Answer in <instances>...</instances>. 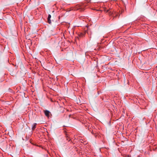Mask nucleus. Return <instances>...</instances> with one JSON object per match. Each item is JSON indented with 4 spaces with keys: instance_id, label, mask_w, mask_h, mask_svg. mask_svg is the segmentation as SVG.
<instances>
[{
    "instance_id": "6",
    "label": "nucleus",
    "mask_w": 157,
    "mask_h": 157,
    "mask_svg": "<svg viewBox=\"0 0 157 157\" xmlns=\"http://www.w3.org/2000/svg\"><path fill=\"white\" fill-rule=\"evenodd\" d=\"M65 133H66V131H65ZM65 134H66V138H67V140H68V138H67L68 137V136L67 134V133H65Z\"/></svg>"
},
{
    "instance_id": "7",
    "label": "nucleus",
    "mask_w": 157,
    "mask_h": 157,
    "mask_svg": "<svg viewBox=\"0 0 157 157\" xmlns=\"http://www.w3.org/2000/svg\"><path fill=\"white\" fill-rule=\"evenodd\" d=\"M51 15L50 14H48V18H49H49H51Z\"/></svg>"
},
{
    "instance_id": "5",
    "label": "nucleus",
    "mask_w": 157,
    "mask_h": 157,
    "mask_svg": "<svg viewBox=\"0 0 157 157\" xmlns=\"http://www.w3.org/2000/svg\"><path fill=\"white\" fill-rule=\"evenodd\" d=\"M85 34V32H84L83 33H80V36L81 37H82L83 36H84Z\"/></svg>"
},
{
    "instance_id": "10",
    "label": "nucleus",
    "mask_w": 157,
    "mask_h": 157,
    "mask_svg": "<svg viewBox=\"0 0 157 157\" xmlns=\"http://www.w3.org/2000/svg\"><path fill=\"white\" fill-rule=\"evenodd\" d=\"M91 133H93L92 132H91Z\"/></svg>"
},
{
    "instance_id": "4",
    "label": "nucleus",
    "mask_w": 157,
    "mask_h": 157,
    "mask_svg": "<svg viewBox=\"0 0 157 157\" xmlns=\"http://www.w3.org/2000/svg\"><path fill=\"white\" fill-rule=\"evenodd\" d=\"M47 19H48V22L49 24H51V21L50 20V18L49 19V18H48Z\"/></svg>"
},
{
    "instance_id": "1",
    "label": "nucleus",
    "mask_w": 157,
    "mask_h": 157,
    "mask_svg": "<svg viewBox=\"0 0 157 157\" xmlns=\"http://www.w3.org/2000/svg\"><path fill=\"white\" fill-rule=\"evenodd\" d=\"M109 14L110 15H113V16L114 17H116L118 16V13H116L115 12H114V11L113 12L112 11H109Z\"/></svg>"
},
{
    "instance_id": "8",
    "label": "nucleus",
    "mask_w": 157,
    "mask_h": 157,
    "mask_svg": "<svg viewBox=\"0 0 157 157\" xmlns=\"http://www.w3.org/2000/svg\"><path fill=\"white\" fill-rule=\"evenodd\" d=\"M71 115H69V117L70 118V117H71Z\"/></svg>"
},
{
    "instance_id": "2",
    "label": "nucleus",
    "mask_w": 157,
    "mask_h": 157,
    "mask_svg": "<svg viewBox=\"0 0 157 157\" xmlns=\"http://www.w3.org/2000/svg\"><path fill=\"white\" fill-rule=\"evenodd\" d=\"M44 113L46 116L48 117L49 116L50 112L49 111L47 110H45L44 111Z\"/></svg>"
},
{
    "instance_id": "9",
    "label": "nucleus",
    "mask_w": 157,
    "mask_h": 157,
    "mask_svg": "<svg viewBox=\"0 0 157 157\" xmlns=\"http://www.w3.org/2000/svg\"><path fill=\"white\" fill-rule=\"evenodd\" d=\"M98 93H99V91H98Z\"/></svg>"
},
{
    "instance_id": "3",
    "label": "nucleus",
    "mask_w": 157,
    "mask_h": 157,
    "mask_svg": "<svg viewBox=\"0 0 157 157\" xmlns=\"http://www.w3.org/2000/svg\"><path fill=\"white\" fill-rule=\"evenodd\" d=\"M36 123H34L33 124V126L32 128V130H34L35 128H36Z\"/></svg>"
}]
</instances>
